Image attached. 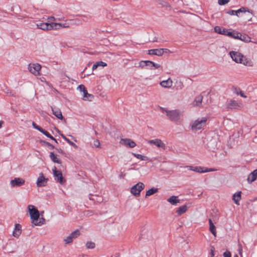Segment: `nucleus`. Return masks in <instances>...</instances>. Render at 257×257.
I'll use <instances>...</instances> for the list:
<instances>
[{
  "label": "nucleus",
  "instance_id": "f257e3e1",
  "mask_svg": "<svg viewBox=\"0 0 257 257\" xmlns=\"http://www.w3.org/2000/svg\"><path fill=\"white\" fill-rule=\"evenodd\" d=\"M28 209L33 226H40L45 223V219L43 217L40 218L39 211L34 205H29Z\"/></svg>",
  "mask_w": 257,
  "mask_h": 257
},
{
  "label": "nucleus",
  "instance_id": "f03ea898",
  "mask_svg": "<svg viewBox=\"0 0 257 257\" xmlns=\"http://www.w3.org/2000/svg\"><path fill=\"white\" fill-rule=\"evenodd\" d=\"M229 55L232 60L237 63L242 64L248 67L252 66L253 65V63L250 59L246 58L238 52L231 51Z\"/></svg>",
  "mask_w": 257,
  "mask_h": 257
},
{
  "label": "nucleus",
  "instance_id": "7ed1b4c3",
  "mask_svg": "<svg viewBox=\"0 0 257 257\" xmlns=\"http://www.w3.org/2000/svg\"><path fill=\"white\" fill-rule=\"evenodd\" d=\"M70 24L67 21L65 20L64 23H51L48 22L43 23L41 30L48 31L51 30H58L62 29H66L70 27Z\"/></svg>",
  "mask_w": 257,
  "mask_h": 257
},
{
  "label": "nucleus",
  "instance_id": "20e7f679",
  "mask_svg": "<svg viewBox=\"0 0 257 257\" xmlns=\"http://www.w3.org/2000/svg\"><path fill=\"white\" fill-rule=\"evenodd\" d=\"M70 24L67 21L65 20L64 23H51L48 22L43 23L41 30L48 31L51 30H58L62 29H66L70 27Z\"/></svg>",
  "mask_w": 257,
  "mask_h": 257
},
{
  "label": "nucleus",
  "instance_id": "39448f33",
  "mask_svg": "<svg viewBox=\"0 0 257 257\" xmlns=\"http://www.w3.org/2000/svg\"><path fill=\"white\" fill-rule=\"evenodd\" d=\"M160 110L162 113L166 114L168 118L170 120L175 122H178L180 120L181 113L179 110L177 109L168 110L164 107H161Z\"/></svg>",
  "mask_w": 257,
  "mask_h": 257
},
{
  "label": "nucleus",
  "instance_id": "423d86ee",
  "mask_svg": "<svg viewBox=\"0 0 257 257\" xmlns=\"http://www.w3.org/2000/svg\"><path fill=\"white\" fill-rule=\"evenodd\" d=\"M207 120V117H201L192 121L190 124L191 130L193 132H197L201 130L205 126Z\"/></svg>",
  "mask_w": 257,
  "mask_h": 257
},
{
  "label": "nucleus",
  "instance_id": "0eeeda50",
  "mask_svg": "<svg viewBox=\"0 0 257 257\" xmlns=\"http://www.w3.org/2000/svg\"><path fill=\"white\" fill-rule=\"evenodd\" d=\"M225 106L228 110H241L244 107V105L241 101L232 98L227 100Z\"/></svg>",
  "mask_w": 257,
  "mask_h": 257
},
{
  "label": "nucleus",
  "instance_id": "6e6552de",
  "mask_svg": "<svg viewBox=\"0 0 257 257\" xmlns=\"http://www.w3.org/2000/svg\"><path fill=\"white\" fill-rule=\"evenodd\" d=\"M41 65L38 63H30L28 67L29 71L35 76H38L41 75Z\"/></svg>",
  "mask_w": 257,
  "mask_h": 257
},
{
  "label": "nucleus",
  "instance_id": "1a4fd4ad",
  "mask_svg": "<svg viewBox=\"0 0 257 257\" xmlns=\"http://www.w3.org/2000/svg\"><path fill=\"white\" fill-rule=\"evenodd\" d=\"M145 184L142 182H139L131 189V193L136 197L140 196L141 192L144 189Z\"/></svg>",
  "mask_w": 257,
  "mask_h": 257
},
{
  "label": "nucleus",
  "instance_id": "9d476101",
  "mask_svg": "<svg viewBox=\"0 0 257 257\" xmlns=\"http://www.w3.org/2000/svg\"><path fill=\"white\" fill-rule=\"evenodd\" d=\"M53 174L55 178V180L60 183L63 184L65 183L66 180L63 177L62 173L60 171L57 170L56 167H54L52 169Z\"/></svg>",
  "mask_w": 257,
  "mask_h": 257
},
{
  "label": "nucleus",
  "instance_id": "9b49d317",
  "mask_svg": "<svg viewBox=\"0 0 257 257\" xmlns=\"http://www.w3.org/2000/svg\"><path fill=\"white\" fill-rule=\"evenodd\" d=\"M80 235V231L76 230L71 232L69 235L64 238L63 241L65 244H69L72 243L74 239L77 238Z\"/></svg>",
  "mask_w": 257,
  "mask_h": 257
},
{
  "label": "nucleus",
  "instance_id": "f8f14e48",
  "mask_svg": "<svg viewBox=\"0 0 257 257\" xmlns=\"http://www.w3.org/2000/svg\"><path fill=\"white\" fill-rule=\"evenodd\" d=\"M48 181V178L44 176L42 173L39 174V177L37 178L36 184L38 187H45L47 185Z\"/></svg>",
  "mask_w": 257,
  "mask_h": 257
},
{
  "label": "nucleus",
  "instance_id": "ddd939ff",
  "mask_svg": "<svg viewBox=\"0 0 257 257\" xmlns=\"http://www.w3.org/2000/svg\"><path fill=\"white\" fill-rule=\"evenodd\" d=\"M119 144L122 146L130 148H134L137 145L136 143L130 139H121Z\"/></svg>",
  "mask_w": 257,
  "mask_h": 257
},
{
  "label": "nucleus",
  "instance_id": "4468645a",
  "mask_svg": "<svg viewBox=\"0 0 257 257\" xmlns=\"http://www.w3.org/2000/svg\"><path fill=\"white\" fill-rule=\"evenodd\" d=\"M25 183V180L20 177L15 178L11 180L10 185L12 188L20 187L23 185Z\"/></svg>",
  "mask_w": 257,
  "mask_h": 257
},
{
  "label": "nucleus",
  "instance_id": "2eb2a0df",
  "mask_svg": "<svg viewBox=\"0 0 257 257\" xmlns=\"http://www.w3.org/2000/svg\"><path fill=\"white\" fill-rule=\"evenodd\" d=\"M148 143L150 145H155L157 147L161 148L163 150H165L166 148L165 144L161 140L159 139L150 140L148 141Z\"/></svg>",
  "mask_w": 257,
  "mask_h": 257
},
{
  "label": "nucleus",
  "instance_id": "dca6fc26",
  "mask_svg": "<svg viewBox=\"0 0 257 257\" xmlns=\"http://www.w3.org/2000/svg\"><path fill=\"white\" fill-rule=\"evenodd\" d=\"M170 51L167 49H151L148 51V54L157 56H162L164 53H167Z\"/></svg>",
  "mask_w": 257,
  "mask_h": 257
},
{
  "label": "nucleus",
  "instance_id": "f3484780",
  "mask_svg": "<svg viewBox=\"0 0 257 257\" xmlns=\"http://www.w3.org/2000/svg\"><path fill=\"white\" fill-rule=\"evenodd\" d=\"M160 85L165 88H170L173 85V81L170 78H169L167 80H163L160 82Z\"/></svg>",
  "mask_w": 257,
  "mask_h": 257
},
{
  "label": "nucleus",
  "instance_id": "a211bd4d",
  "mask_svg": "<svg viewBox=\"0 0 257 257\" xmlns=\"http://www.w3.org/2000/svg\"><path fill=\"white\" fill-rule=\"evenodd\" d=\"M21 226L20 224H16L15 225L14 230L13 232V235L16 237L18 238L20 234H21Z\"/></svg>",
  "mask_w": 257,
  "mask_h": 257
},
{
  "label": "nucleus",
  "instance_id": "6ab92c4d",
  "mask_svg": "<svg viewBox=\"0 0 257 257\" xmlns=\"http://www.w3.org/2000/svg\"><path fill=\"white\" fill-rule=\"evenodd\" d=\"M81 95L82 96V99L84 101H91L94 98V96L88 93L86 89Z\"/></svg>",
  "mask_w": 257,
  "mask_h": 257
},
{
  "label": "nucleus",
  "instance_id": "aec40b11",
  "mask_svg": "<svg viewBox=\"0 0 257 257\" xmlns=\"http://www.w3.org/2000/svg\"><path fill=\"white\" fill-rule=\"evenodd\" d=\"M257 179V169L250 173L247 177V181L250 183Z\"/></svg>",
  "mask_w": 257,
  "mask_h": 257
},
{
  "label": "nucleus",
  "instance_id": "412c9836",
  "mask_svg": "<svg viewBox=\"0 0 257 257\" xmlns=\"http://www.w3.org/2000/svg\"><path fill=\"white\" fill-rule=\"evenodd\" d=\"M238 40H240L244 42L248 43L251 42V38L246 34H242L239 32Z\"/></svg>",
  "mask_w": 257,
  "mask_h": 257
},
{
  "label": "nucleus",
  "instance_id": "4be33fe9",
  "mask_svg": "<svg viewBox=\"0 0 257 257\" xmlns=\"http://www.w3.org/2000/svg\"><path fill=\"white\" fill-rule=\"evenodd\" d=\"M186 168L189 170L194 171L199 173H202L203 167L200 166H187Z\"/></svg>",
  "mask_w": 257,
  "mask_h": 257
},
{
  "label": "nucleus",
  "instance_id": "5701e85b",
  "mask_svg": "<svg viewBox=\"0 0 257 257\" xmlns=\"http://www.w3.org/2000/svg\"><path fill=\"white\" fill-rule=\"evenodd\" d=\"M52 110L53 114L58 119H63V116L62 115V112L60 109L59 108H52Z\"/></svg>",
  "mask_w": 257,
  "mask_h": 257
},
{
  "label": "nucleus",
  "instance_id": "b1692460",
  "mask_svg": "<svg viewBox=\"0 0 257 257\" xmlns=\"http://www.w3.org/2000/svg\"><path fill=\"white\" fill-rule=\"evenodd\" d=\"M241 192L239 191L234 194L232 196V200L236 205H239V202L241 199Z\"/></svg>",
  "mask_w": 257,
  "mask_h": 257
},
{
  "label": "nucleus",
  "instance_id": "393cba45",
  "mask_svg": "<svg viewBox=\"0 0 257 257\" xmlns=\"http://www.w3.org/2000/svg\"><path fill=\"white\" fill-rule=\"evenodd\" d=\"M167 201L172 205H175L180 203V200L176 196H172L167 199Z\"/></svg>",
  "mask_w": 257,
  "mask_h": 257
},
{
  "label": "nucleus",
  "instance_id": "a878e982",
  "mask_svg": "<svg viewBox=\"0 0 257 257\" xmlns=\"http://www.w3.org/2000/svg\"><path fill=\"white\" fill-rule=\"evenodd\" d=\"M209 230L214 236H216V227L213 224L211 219H209Z\"/></svg>",
  "mask_w": 257,
  "mask_h": 257
},
{
  "label": "nucleus",
  "instance_id": "bb28decb",
  "mask_svg": "<svg viewBox=\"0 0 257 257\" xmlns=\"http://www.w3.org/2000/svg\"><path fill=\"white\" fill-rule=\"evenodd\" d=\"M50 157L53 162L58 164H61V162L58 158V156L55 154L54 153L51 152L50 153Z\"/></svg>",
  "mask_w": 257,
  "mask_h": 257
},
{
  "label": "nucleus",
  "instance_id": "cd10ccee",
  "mask_svg": "<svg viewBox=\"0 0 257 257\" xmlns=\"http://www.w3.org/2000/svg\"><path fill=\"white\" fill-rule=\"evenodd\" d=\"M187 209L188 207L186 205H182L178 208L176 210V213L178 215H180L185 213L187 210Z\"/></svg>",
  "mask_w": 257,
  "mask_h": 257
},
{
  "label": "nucleus",
  "instance_id": "c85d7f7f",
  "mask_svg": "<svg viewBox=\"0 0 257 257\" xmlns=\"http://www.w3.org/2000/svg\"><path fill=\"white\" fill-rule=\"evenodd\" d=\"M107 66V64L102 61H98L93 64L92 69L93 71L96 70L98 67H105Z\"/></svg>",
  "mask_w": 257,
  "mask_h": 257
},
{
  "label": "nucleus",
  "instance_id": "c756f323",
  "mask_svg": "<svg viewBox=\"0 0 257 257\" xmlns=\"http://www.w3.org/2000/svg\"><path fill=\"white\" fill-rule=\"evenodd\" d=\"M158 192V189L157 188L153 187L149 189L146 193V197L150 196Z\"/></svg>",
  "mask_w": 257,
  "mask_h": 257
},
{
  "label": "nucleus",
  "instance_id": "7c9ffc66",
  "mask_svg": "<svg viewBox=\"0 0 257 257\" xmlns=\"http://www.w3.org/2000/svg\"><path fill=\"white\" fill-rule=\"evenodd\" d=\"M133 155L136 158L140 159L142 161H149L150 159L148 157L146 156H144L141 154L133 153Z\"/></svg>",
  "mask_w": 257,
  "mask_h": 257
},
{
  "label": "nucleus",
  "instance_id": "2f4dec72",
  "mask_svg": "<svg viewBox=\"0 0 257 257\" xmlns=\"http://www.w3.org/2000/svg\"><path fill=\"white\" fill-rule=\"evenodd\" d=\"M203 99V96L201 95L198 96L196 97L195 100L193 102V105L199 106L201 105L202 101Z\"/></svg>",
  "mask_w": 257,
  "mask_h": 257
},
{
  "label": "nucleus",
  "instance_id": "473e14b6",
  "mask_svg": "<svg viewBox=\"0 0 257 257\" xmlns=\"http://www.w3.org/2000/svg\"><path fill=\"white\" fill-rule=\"evenodd\" d=\"M239 32L236 31H229L227 34V36L234 38L235 39H237L238 38Z\"/></svg>",
  "mask_w": 257,
  "mask_h": 257
},
{
  "label": "nucleus",
  "instance_id": "72a5a7b5",
  "mask_svg": "<svg viewBox=\"0 0 257 257\" xmlns=\"http://www.w3.org/2000/svg\"><path fill=\"white\" fill-rule=\"evenodd\" d=\"M57 20H58V21H61V19L60 18L59 19H56L55 17H53V16H50V17H48L47 18V22L49 24H51V23H64V22H55V21H56Z\"/></svg>",
  "mask_w": 257,
  "mask_h": 257
},
{
  "label": "nucleus",
  "instance_id": "f704fd0d",
  "mask_svg": "<svg viewBox=\"0 0 257 257\" xmlns=\"http://www.w3.org/2000/svg\"><path fill=\"white\" fill-rule=\"evenodd\" d=\"M149 62L151 63V64H148V67L150 69H158L160 67V65L159 64L155 63L151 61H149Z\"/></svg>",
  "mask_w": 257,
  "mask_h": 257
},
{
  "label": "nucleus",
  "instance_id": "c9c22d12",
  "mask_svg": "<svg viewBox=\"0 0 257 257\" xmlns=\"http://www.w3.org/2000/svg\"><path fill=\"white\" fill-rule=\"evenodd\" d=\"M148 64H151L149 62V61H141L139 63V67L143 69L145 68V66H148Z\"/></svg>",
  "mask_w": 257,
  "mask_h": 257
},
{
  "label": "nucleus",
  "instance_id": "e433bc0d",
  "mask_svg": "<svg viewBox=\"0 0 257 257\" xmlns=\"http://www.w3.org/2000/svg\"><path fill=\"white\" fill-rule=\"evenodd\" d=\"M86 246L88 249H93L95 247V244L92 241H87L86 243Z\"/></svg>",
  "mask_w": 257,
  "mask_h": 257
},
{
  "label": "nucleus",
  "instance_id": "4c0bfd02",
  "mask_svg": "<svg viewBox=\"0 0 257 257\" xmlns=\"http://www.w3.org/2000/svg\"><path fill=\"white\" fill-rule=\"evenodd\" d=\"M86 89L85 87L84 86V85H83L82 84H81L77 87V90H78L80 92L81 94H82V92L84 91H85Z\"/></svg>",
  "mask_w": 257,
  "mask_h": 257
},
{
  "label": "nucleus",
  "instance_id": "58836bf2",
  "mask_svg": "<svg viewBox=\"0 0 257 257\" xmlns=\"http://www.w3.org/2000/svg\"><path fill=\"white\" fill-rule=\"evenodd\" d=\"M216 171H217V169H214V168L207 169V168L203 167L202 173H206V172Z\"/></svg>",
  "mask_w": 257,
  "mask_h": 257
},
{
  "label": "nucleus",
  "instance_id": "ea45409f",
  "mask_svg": "<svg viewBox=\"0 0 257 257\" xmlns=\"http://www.w3.org/2000/svg\"><path fill=\"white\" fill-rule=\"evenodd\" d=\"M229 0H218V3L219 5L222 6L227 4Z\"/></svg>",
  "mask_w": 257,
  "mask_h": 257
},
{
  "label": "nucleus",
  "instance_id": "a19ab883",
  "mask_svg": "<svg viewBox=\"0 0 257 257\" xmlns=\"http://www.w3.org/2000/svg\"><path fill=\"white\" fill-rule=\"evenodd\" d=\"M222 28L220 27L219 26H216L214 27V31L216 33L221 34V31H222Z\"/></svg>",
  "mask_w": 257,
  "mask_h": 257
},
{
  "label": "nucleus",
  "instance_id": "79ce46f5",
  "mask_svg": "<svg viewBox=\"0 0 257 257\" xmlns=\"http://www.w3.org/2000/svg\"><path fill=\"white\" fill-rule=\"evenodd\" d=\"M32 125L34 128L38 130L40 132H41L42 130L43 129L42 127H41L40 126H39V125L36 124L35 122L32 123Z\"/></svg>",
  "mask_w": 257,
  "mask_h": 257
},
{
  "label": "nucleus",
  "instance_id": "37998d69",
  "mask_svg": "<svg viewBox=\"0 0 257 257\" xmlns=\"http://www.w3.org/2000/svg\"><path fill=\"white\" fill-rule=\"evenodd\" d=\"M241 91V89L240 88H234L233 89V93L237 95H238L240 92Z\"/></svg>",
  "mask_w": 257,
  "mask_h": 257
},
{
  "label": "nucleus",
  "instance_id": "c03bdc74",
  "mask_svg": "<svg viewBox=\"0 0 257 257\" xmlns=\"http://www.w3.org/2000/svg\"><path fill=\"white\" fill-rule=\"evenodd\" d=\"M94 145L96 148H100V142L98 140H96L94 141Z\"/></svg>",
  "mask_w": 257,
  "mask_h": 257
},
{
  "label": "nucleus",
  "instance_id": "a18cd8bd",
  "mask_svg": "<svg viewBox=\"0 0 257 257\" xmlns=\"http://www.w3.org/2000/svg\"><path fill=\"white\" fill-rule=\"evenodd\" d=\"M229 31L226 29H222L221 34L227 36V34L228 33Z\"/></svg>",
  "mask_w": 257,
  "mask_h": 257
},
{
  "label": "nucleus",
  "instance_id": "49530a36",
  "mask_svg": "<svg viewBox=\"0 0 257 257\" xmlns=\"http://www.w3.org/2000/svg\"><path fill=\"white\" fill-rule=\"evenodd\" d=\"M214 250H215L214 247L213 246H211V249H210V257H214Z\"/></svg>",
  "mask_w": 257,
  "mask_h": 257
},
{
  "label": "nucleus",
  "instance_id": "de8ad7c7",
  "mask_svg": "<svg viewBox=\"0 0 257 257\" xmlns=\"http://www.w3.org/2000/svg\"><path fill=\"white\" fill-rule=\"evenodd\" d=\"M238 251H239V254H240V255L242 256V247L241 244H240V243L238 244Z\"/></svg>",
  "mask_w": 257,
  "mask_h": 257
},
{
  "label": "nucleus",
  "instance_id": "09e8293b",
  "mask_svg": "<svg viewBox=\"0 0 257 257\" xmlns=\"http://www.w3.org/2000/svg\"><path fill=\"white\" fill-rule=\"evenodd\" d=\"M67 142L71 146H73V147H74L75 148H77V145L74 144V143H73L72 142H71V141H70L69 140H67Z\"/></svg>",
  "mask_w": 257,
  "mask_h": 257
},
{
  "label": "nucleus",
  "instance_id": "8fccbe9b",
  "mask_svg": "<svg viewBox=\"0 0 257 257\" xmlns=\"http://www.w3.org/2000/svg\"><path fill=\"white\" fill-rule=\"evenodd\" d=\"M223 256L224 257H231V253L229 251H226L223 253Z\"/></svg>",
  "mask_w": 257,
  "mask_h": 257
},
{
  "label": "nucleus",
  "instance_id": "3c124183",
  "mask_svg": "<svg viewBox=\"0 0 257 257\" xmlns=\"http://www.w3.org/2000/svg\"><path fill=\"white\" fill-rule=\"evenodd\" d=\"M235 11L234 10H229L227 12V13L229 15H235Z\"/></svg>",
  "mask_w": 257,
  "mask_h": 257
},
{
  "label": "nucleus",
  "instance_id": "603ef678",
  "mask_svg": "<svg viewBox=\"0 0 257 257\" xmlns=\"http://www.w3.org/2000/svg\"><path fill=\"white\" fill-rule=\"evenodd\" d=\"M41 133L43 134L44 135H45L47 137L50 135V134L48 132H47L46 131H45L43 129L42 130Z\"/></svg>",
  "mask_w": 257,
  "mask_h": 257
},
{
  "label": "nucleus",
  "instance_id": "864d4df0",
  "mask_svg": "<svg viewBox=\"0 0 257 257\" xmlns=\"http://www.w3.org/2000/svg\"><path fill=\"white\" fill-rule=\"evenodd\" d=\"M238 95H240L243 98H246L247 96L245 94L244 92L241 90V91L240 92Z\"/></svg>",
  "mask_w": 257,
  "mask_h": 257
},
{
  "label": "nucleus",
  "instance_id": "5fc2aeb1",
  "mask_svg": "<svg viewBox=\"0 0 257 257\" xmlns=\"http://www.w3.org/2000/svg\"><path fill=\"white\" fill-rule=\"evenodd\" d=\"M43 23H36V26L37 28L41 29Z\"/></svg>",
  "mask_w": 257,
  "mask_h": 257
},
{
  "label": "nucleus",
  "instance_id": "6e6d98bb",
  "mask_svg": "<svg viewBox=\"0 0 257 257\" xmlns=\"http://www.w3.org/2000/svg\"><path fill=\"white\" fill-rule=\"evenodd\" d=\"M239 11H240V12H243V13H245L246 12H249V11L248 10H246V8H244V7H242L240 9H239Z\"/></svg>",
  "mask_w": 257,
  "mask_h": 257
},
{
  "label": "nucleus",
  "instance_id": "4d7b16f0",
  "mask_svg": "<svg viewBox=\"0 0 257 257\" xmlns=\"http://www.w3.org/2000/svg\"><path fill=\"white\" fill-rule=\"evenodd\" d=\"M48 138H49L51 139V140L54 141L56 143H57V140L53 136H52L50 134L48 137Z\"/></svg>",
  "mask_w": 257,
  "mask_h": 257
},
{
  "label": "nucleus",
  "instance_id": "13d9d810",
  "mask_svg": "<svg viewBox=\"0 0 257 257\" xmlns=\"http://www.w3.org/2000/svg\"><path fill=\"white\" fill-rule=\"evenodd\" d=\"M60 136H61V137L65 141L67 142V140H68L69 139H67L63 134H60Z\"/></svg>",
  "mask_w": 257,
  "mask_h": 257
},
{
  "label": "nucleus",
  "instance_id": "bf43d9fd",
  "mask_svg": "<svg viewBox=\"0 0 257 257\" xmlns=\"http://www.w3.org/2000/svg\"><path fill=\"white\" fill-rule=\"evenodd\" d=\"M235 12H236L235 13V15L238 17L239 16L238 14L239 13H240V12L239 11V9L238 10H237V11H235Z\"/></svg>",
  "mask_w": 257,
  "mask_h": 257
},
{
  "label": "nucleus",
  "instance_id": "052dcab7",
  "mask_svg": "<svg viewBox=\"0 0 257 257\" xmlns=\"http://www.w3.org/2000/svg\"><path fill=\"white\" fill-rule=\"evenodd\" d=\"M4 123V122L3 121H2V120L0 121V128L2 127Z\"/></svg>",
  "mask_w": 257,
  "mask_h": 257
},
{
  "label": "nucleus",
  "instance_id": "680f3d73",
  "mask_svg": "<svg viewBox=\"0 0 257 257\" xmlns=\"http://www.w3.org/2000/svg\"><path fill=\"white\" fill-rule=\"evenodd\" d=\"M58 152H59V153H63V151H62V150H61V149H60V150H59V151H58Z\"/></svg>",
  "mask_w": 257,
  "mask_h": 257
},
{
  "label": "nucleus",
  "instance_id": "e2e57ef3",
  "mask_svg": "<svg viewBox=\"0 0 257 257\" xmlns=\"http://www.w3.org/2000/svg\"><path fill=\"white\" fill-rule=\"evenodd\" d=\"M234 257H238V255H237V254H236V255H235L234 256Z\"/></svg>",
  "mask_w": 257,
  "mask_h": 257
}]
</instances>
